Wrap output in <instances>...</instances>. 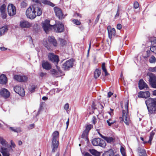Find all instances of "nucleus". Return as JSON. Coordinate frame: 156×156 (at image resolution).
<instances>
[{
  "mask_svg": "<svg viewBox=\"0 0 156 156\" xmlns=\"http://www.w3.org/2000/svg\"><path fill=\"white\" fill-rule=\"evenodd\" d=\"M52 27L54 30L56 32H62L64 29L63 24L60 22L57 23L54 25H52L50 24V20H46L42 24V27L47 34L48 33L51 27Z\"/></svg>",
  "mask_w": 156,
  "mask_h": 156,
  "instance_id": "nucleus-1",
  "label": "nucleus"
},
{
  "mask_svg": "<svg viewBox=\"0 0 156 156\" xmlns=\"http://www.w3.org/2000/svg\"><path fill=\"white\" fill-rule=\"evenodd\" d=\"M122 108V117H120V120H123L125 123L129 125L130 122V115L128 112V101L126 102L125 104L124 107H123V104H121Z\"/></svg>",
  "mask_w": 156,
  "mask_h": 156,
  "instance_id": "nucleus-2",
  "label": "nucleus"
},
{
  "mask_svg": "<svg viewBox=\"0 0 156 156\" xmlns=\"http://www.w3.org/2000/svg\"><path fill=\"white\" fill-rule=\"evenodd\" d=\"M145 104L150 115L156 113V98H150L147 99Z\"/></svg>",
  "mask_w": 156,
  "mask_h": 156,
  "instance_id": "nucleus-3",
  "label": "nucleus"
},
{
  "mask_svg": "<svg viewBox=\"0 0 156 156\" xmlns=\"http://www.w3.org/2000/svg\"><path fill=\"white\" fill-rule=\"evenodd\" d=\"M52 136V138L51 147L52 149V152L54 153L57 151L59 141L58 140L59 138L58 132L57 131L54 132Z\"/></svg>",
  "mask_w": 156,
  "mask_h": 156,
  "instance_id": "nucleus-4",
  "label": "nucleus"
},
{
  "mask_svg": "<svg viewBox=\"0 0 156 156\" xmlns=\"http://www.w3.org/2000/svg\"><path fill=\"white\" fill-rule=\"evenodd\" d=\"M147 76L149 77L148 80L150 85L151 87L156 88V76L155 74L151 73H148Z\"/></svg>",
  "mask_w": 156,
  "mask_h": 156,
  "instance_id": "nucleus-5",
  "label": "nucleus"
},
{
  "mask_svg": "<svg viewBox=\"0 0 156 156\" xmlns=\"http://www.w3.org/2000/svg\"><path fill=\"white\" fill-rule=\"evenodd\" d=\"M92 143L94 146H99L102 147H105L106 145L105 141L100 138L93 139L92 141Z\"/></svg>",
  "mask_w": 156,
  "mask_h": 156,
  "instance_id": "nucleus-6",
  "label": "nucleus"
},
{
  "mask_svg": "<svg viewBox=\"0 0 156 156\" xmlns=\"http://www.w3.org/2000/svg\"><path fill=\"white\" fill-rule=\"evenodd\" d=\"M26 14L27 17L31 19H33L35 18L36 15L34 12L33 5L28 8L26 10Z\"/></svg>",
  "mask_w": 156,
  "mask_h": 156,
  "instance_id": "nucleus-7",
  "label": "nucleus"
},
{
  "mask_svg": "<svg viewBox=\"0 0 156 156\" xmlns=\"http://www.w3.org/2000/svg\"><path fill=\"white\" fill-rule=\"evenodd\" d=\"M73 59L69 60L63 64L62 68L64 70H68L73 67Z\"/></svg>",
  "mask_w": 156,
  "mask_h": 156,
  "instance_id": "nucleus-8",
  "label": "nucleus"
},
{
  "mask_svg": "<svg viewBox=\"0 0 156 156\" xmlns=\"http://www.w3.org/2000/svg\"><path fill=\"white\" fill-rule=\"evenodd\" d=\"M8 12L9 15L13 16L16 14V9L15 6L12 4H9L8 7Z\"/></svg>",
  "mask_w": 156,
  "mask_h": 156,
  "instance_id": "nucleus-9",
  "label": "nucleus"
},
{
  "mask_svg": "<svg viewBox=\"0 0 156 156\" xmlns=\"http://www.w3.org/2000/svg\"><path fill=\"white\" fill-rule=\"evenodd\" d=\"M14 79L20 82H25L27 81L28 77L25 76H20L16 75L14 76Z\"/></svg>",
  "mask_w": 156,
  "mask_h": 156,
  "instance_id": "nucleus-10",
  "label": "nucleus"
},
{
  "mask_svg": "<svg viewBox=\"0 0 156 156\" xmlns=\"http://www.w3.org/2000/svg\"><path fill=\"white\" fill-rule=\"evenodd\" d=\"M14 91L21 96H23L25 95V91L24 89L19 86H16L14 87Z\"/></svg>",
  "mask_w": 156,
  "mask_h": 156,
  "instance_id": "nucleus-11",
  "label": "nucleus"
},
{
  "mask_svg": "<svg viewBox=\"0 0 156 156\" xmlns=\"http://www.w3.org/2000/svg\"><path fill=\"white\" fill-rule=\"evenodd\" d=\"M107 30L109 38L111 39L113 36H115V30L114 28H112L110 26H108Z\"/></svg>",
  "mask_w": 156,
  "mask_h": 156,
  "instance_id": "nucleus-12",
  "label": "nucleus"
},
{
  "mask_svg": "<svg viewBox=\"0 0 156 156\" xmlns=\"http://www.w3.org/2000/svg\"><path fill=\"white\" fill-rule=\"evenodd\" d=\"M54 12L55 13L56 16L59 19H62L63 17V13L61 9L57 7L54 8Z\"/></svg>",
  "mask_w": 156,
  "mask_h": 156,
  "instance_id": "nucleus-13",
  "label": "nucleus"
},
{
  "mask_svg": "<svg viewBox=\"0 0 156 156\" xmlns=\"http://www.w3.org/2000/svg\"><path fill=\"white\" fill-rule=\"evenodd\" d=\"M48 57L49 59L53 62H56L58 63L59 61L58 57L57 55H55L54 53H49Z\"/></svg>",
  "mask_w": 156,
  "mask_h": 156,
  "instance_id": "nucleus-14",
  "label": "nucleus"
},
{
  "mask_svg": "<svg viewBox=\"0 0 156 156\" xmlns=\"http://www.w3.org/2000/svg\"><path fill=\"white\" fill-rule=\"evenodd\" d=\"M32 24L28 21L22 20L20 22V26L21 28H29L32 26Z\"/></svg>",
  "mask_w": 156,
  "mask_h": 156,
  "instance_id": "nucleus-15",
  "label": "nucleus"
},
{
  "mask_svg": "<svg viewBox=\"0 0 156 156\" xmlns=\"http://www.w3.org/2000/svg\"><path fill=\"white\" fill-rule=\"evenodd\" d=\"M0 94L5 98H8L10 95V92L6 89H2L0 91Z\"/></svg>",
  "mask_w": 156,
  "mask_h": 156,
  "instance_id": "nucleus-16",
  "label": "nucleus"
},
{
  "mask_svg": "<svg viewBox=\"0 0 156 156\" xmlns=\"http://www.w3.org/2000/svg\"><path fill=\"white\" fill-rule=\"evenodd\" d=\"M33 8L34 9V12L35 13L37 16H40L42 13V10L40 8L37 6V5L35 4L33 5Z\"/></svg>",
  "mask_w": 156,
  "mask_h": 156,
  "instance_id": "nucleus-17",
  "label": "nucleus"
},
{
  "mask_svg": "<svg viewBox=\"0 0 156 156\" xmlns=\"http://www.w3.org/2000/svg\"><path fill=\"white\" fill-rule=\"evenodd\" d=\"M93 127V126L91 124H89L87 125L86 127L85 130L83 131L82 135V137L83 138L85 136H87L90 130Z\"/></svg>",
  "mask_w": 156,
  "mask_h": 156,
  "instance_id": "nucleus-18",
  "label": "nucleus"
},
{
  "mask_svg": "<svg viewBox=\"0 0 156 156\" xmlns=\"http://www.w3.org/2000/svg\"><path fill=\"white\" fill-rule=\"evenodd\" d=\"M150 93L148 91L143 92L140 91L138 93V97L139 98H147L150 97Z\"/></svg>",
  "mask_w": 156,
  "mask_h": 156,
  "instance_id": "nucleus-19",
  "label": "nucleus"
},
{
  "mask_svg": "<svg viewBox=\"0 0 156 156\" xmlns=\"http://www.w3.org/2000/svg\"><path fill=\"white\" fill-rule=\"evenodd\" d=\"M138 85L139 88L140 90H142L145 88H148L147 85L143 79H141L139 80Z\"/></svg>",
  "mask_w": 156,
  "mask_h": 156,
  "instance_id": "nucleus-20",
  "label": "nucleus"
},
{
  "mask_svg": "<svg viewBox=\"0 0 156 156\" xmlns=\"http://www.w3.org/2000/svg\"><path fill=\"white\" fill-rule=\"evenodd\" d=\"M42 67L46 70H49L51 68V64L48 61H43L42 63Z\"/></svg>",
  "mask_w": 156,
  "mask_h": 156,
  "instance_id": "nucleus-21",
  "label": "nucleus"
},
{
  "mask_svg": "<svg viewBox=\"0 0 156 156\" xmlns=\"http://www.w3.org/2000/svg\"><path fill=\"white\" fill-rule=\"evenodd\" d=\"M6 5L5 4H3L0 8V11L1 13L2 18L4 19L6 17V14L5 13Z\"/></svg>",
  "mask_w": 156,
  "mask_h": 156,
  "instance_id": "nucleus-22",
  "label": "nucleus"
},
{
  "mask_svg": "<svg viewBox=\"0 0 156 156\" xmlns=\"http://www.w3.org/2000/svg\"><path fill=\"white\" fill-rule=\"evenodd\" d=\"M0 151L3 156H9L10 150L9 149L1 147Z\"/></svg>",
  "mask_w": 156,
  "mask_h": 156,
  "instance_id": "nucleus-23",
  "label": "nucleus"
},
{
  "mask_svg": "<svg viewBox=\"0 0 156 156\" xmlns=\"http://www.w3.org/2000/svg\"><path fill=\"white\" fill-rule=\"evenodd\" d=\"M99 134L100 136L103 139L105 140L108 143H111L113 142L114 140V139L112 137H107L102 135L100 133H99Z\"/></svg>",
  "mask_w": 156,
  "mask_h": 156,
  "instance_id": "nucleus-24",
  "label": "nucleus"
},
{
  "mask_svg": "<svg viewBox=\"0 0 156 156\" xmlns=\"http://www.w3.org/2000/svg\"><path fill=\"white\" fill-rule=\"evenodd\" d=\"M138 154L139 156H147L146 152L144 149L138 147L137 149Z\"/></svg>",
  "mask_w": 156,
  "mask_h": 156,
  "instance_id": "nucleus-25",
  "label": "nucleus"
},
{
  "mask_svg": "<svg viewBox=\"0 0 156 156\" xmlns=\"http://www.w3.org/2000/svg\"><path fill=\"white\" fill-rule=\"evenodd\" d=\"M7 82V79L6 76L2 74L0 76V83L2 84H5Z\"/></svg>",
  "mask_w": 156,
  "mask_h": 156,
  "instance_id": "nucleus-26",
  "label": "nucleus"
},
{
  "mask_svg": "<svg viewBox=\"0 0 156 156\" xmlns=\"http://www.w3.org/2000/svg\"><path fill=\"white\" fill-rule=\"evenodd\" d=\"M48 41L52 44L54 46H56L57 45V41L54 37L52 36H49L48 38Z\"/></svg>",
  "mask_w": 156,
  "mask_h": 156,
  "instance_id": "nucleus-27",
  "label": "nucleus"
},
{
  "mask_svg": "<svg viewBox=\"0 0 156 156\" xmlns=\"http://www.w3.org/2000/svg\"><path fill=\"white\" fill-rule=\"evenodd\" d=\"M41 3L44 5H48L52 7L55 6V5L51 2L48 1L47 0H40V4Z\"/></svg>",
  "mask_w": 156,
  "mask_h": 156,
  "instance_id": "nucleus-28",
  "label": "nucleus"
},
{
  "mask_svg": "<svg viewBox=\"0 0 156 156\" xmlns=\"http://www.w3.org/2000/svg\"><path fill=\"white\" fill-rule=\"evenodd\" d=\"M103 155V156H115L113 151L112 150H110L108 151L105 152Z\"/></svg>",
  "mask_w": 156,
  "mask_h": 156,
  "instance_id": "nucleus-29",
  "label": "nucleus"
},
{
  "mask_svg": "<svg viewBox=\"0 0 156 156\" xmlns=\"http://www.w3.org/2000/svg\"><path fill=\"white\" fill-rule=\"evenodd\" d=\"M8 28L7 26H4L0 28V36L3 34L5 32H7Z\"/></svg>",
  "mask_w": 156,
  "mask_h": 156,
  "instance_id": "nucleus-30",
  "label": "nucleus"
},
{
  "mask_svg": "<svg viewBox=\"0 0 156 156\" xmlns=\"http://www.w3.org/2000/svg\"><path fill=\"white\" fill-rule=\"evenodd\" d=\"M101 73V70L98 69H96L94 71V77L96 79L98 78Z\"/></svg>",
  "mask_w": 156,
  "mask_h": 156,
  "instance_id": "nucleus-31",
  "label": "nucleus"
},
{
  "mask_svg": "<svg viewBox=\"0 0 156 156\" xmlns=\"http://www.w3.org/2000/svg\"><path fill=\"white\" fill-rule=\"evenodd\" d=\"M90 152L93 155L95 156H99L100 153L95 149H90Z\"/></svg>",
  "mask_w": 156,
  "mask_h": 156,
  "instance_id": "nucleus-32",
  "label": "nucleus"
},
{
  "mask_svg": "<svg viewBox=\"0 0 156 156\" xmlns=\"http://www.w3.org/2000/svg\"><path fill=\"white\" fill-rule=\"evenodd\" d=\"M149 61L151 63H155L156 62V58L154 56L151 55L149 58Z\"/></svg>",
  "mask_w": 156,
  "mask_h": 156,
  "instance_id": "nucleus-33",
  "label": "nucleus"
},
{
  "mask_svg": "<svg viewBox=\"0 0 156 156\" xmlns=\"http://www.w3.org/2000/svg\"><path fill=\"white\" fill-rule=\"evenodd\" d=\"M101 69L105 73V76H107L109 74V73H108L107 69H106L105 63H102L101 66Z\"/></svg>",
  "mask_w": 156,
  "mask_h": 156,
  "instance_id": "nucleus-34",
  "label": "nucleus"
},
{
  "mask_svg": "<svg viewBox=\"0 0 156 156\" xmlns=\"http://www.w3.org/2000/svg\"><path fill=\"white\" fill-rule=\"evenodd\" d=\"M154 135V133L152 131L150 133V136H149V140L148 141V143L151 144V141L153 138V137Z\"/></svg>",
  "mask_w": 156,
  "mask_h": 156,
  "instance_id": "nucleus-35",
  "label": "nucleus"
},
{
  "mask_svg": "<svg viewBox=\"0 0 156 156\" xmlns=\"http://www.w3.org/2000/svg\"><path fill=\"white\" fill-rule=\"evenodd\" d=\"M9 129L12 131L15 132L19 133L21 131V129L19 128L10 127Z\"/></svg>",
  "mask_w": 156,
  "mask_h": 156,
  "instance_id": "nucleus-36",
  "label": "nucleus"
},
{
  "mask_svg": "<svg viewBox=\"0 0 156 156\" xmlns=\"http://www.w3.org/2000/svg\"><path fill=\"white\" fill-rule=\"evenodd\" d=\"M0 143L3 146H6L7 145V142L2 137H0Z\"/></svg>",
  "mask_w": 156,
  "mask_h": 156,
  "instance_id": "nucleus-37",
  "label": "nucleus"
},
{
  "mask_svg": "<svg viewBox=\"0 0 156 156\" xmlns=\"http://www.w3.org/2000/svg\"><path fill=\"white\" fill-rule=\"evenodd\" d=\"M27 5V3L26 1H23L21 3V6L22 8H26Z\"/></svg>",
  "mask_w": 156,
  "mask_h": 156,
  "instance_id": "nucleus-38",
  "label": "nucleus"
},
{
  "mask_svg": "<svg viewBox=\"0 0 156 156\" xmlns=\"http://www.w3.org/2000/svg\"><path fill=\"white\" fill-rule=\"evenodd\" d=\"M107 122L108 123V126H111L112 124L115 123V121L114 120H112L111 119H109L107 121Z\"/></svg>",
  "mask_w": 156,
  "mask_h": 156,
  "instance_id": "nucleus-39",
  "label": "nucleus"
},
{
  "mask_svg": "<svg viewBox=\"0 0 156 156\" xmlns=\"http://www.w3.org/2000/svg\"><path fill=\"white\" fill-rule=\"evenodd\" d=\"M97 121V119L95 116H93L91 119V122L92 123L95 125Z\"/></svg>",
  "mask_w": 156,
  "mask_h": 156,
  "instance_id": "nucleus-40",
  "label": "nucleus"
},
{
  "mask_svg": "<svg viewBox=\"0 0 156 156\" xmlns=\"http://www.w3.org/2000/svg\"><path fill=\"white\" fill-rule=\"evenodd\" d=\"M72 21L73 23L77 25H80L81 24V22L77 19H74Z\"/></svg>",
  "mask_w": 156,
  "mask_h": 156,
  "instance_id": "nucleus-41",
  "label": "nucleus"
},
{
  "mask_svg": "<svg viewBox=\"0 0 156 156\" xmlns=\"http://www.w3.org/2000/svg\"><path fill=\"white\" fill-rule=\"evenodd\" d=\"M148 70L150 72H156V67H150L149 68Z\"/></svg>",
  "mask_w": 156,
  "mask_h": 156,
  "instance_id": "nucleus-42",
  "label": "nucleus"
},
{
  "mask_svg": "<svg viewBox=\"0 0 156 156\" xmlns=\"http://www.w3.org/2000/svg\"><path fill=\"white\" fill-rule=\"evenodd\" d=\"M120 151L123 156H126V153L125 151V149L123 147H121L120 148Z\"/></svg>",
  "mask_w": 156,
  "mask_h": 156,
  "instance_id": "nucleus-43",
  "label": "nucleus"
},
{
  "mask_svg": "<svg viewBox=\"0 0 156 156\" xmlns=\"http://www.w3.org/2000/svg\"><path fill=\"white\" fill-rule=\"evenodd\" d=\"M59 40L62 46L65 45V44H66V41L64 39H59Z\"/></svg>",
  "mask_w": 156,
  "mask_h": 156,
  "instance_id": "nucleus-44",
  "label": "nucleus"
},
{
  "mask_svg": "<svg viewBox=\"0 0 156 156\" xmlns=\"http://www.w3.org/2000/svg\"><path fill=\"white\" fill-rule=\"evenodd\" d=\"M133 5L134 8L135 9L138 8L139 7V4L137 2H134Z\"/></svg>",
  "mask_w": 156,
  "mask_h": 156,
  "instance_id": "nucleus-45",
  "label": "nucleus"
},
{
  "mask_svg": "<svg viewBox=\"0 0 156 156\" xmlns=\"http://www.w3.org/2000/svg\"><path fill=\"white\" fill-rule=\"evenodd\" d=\"M47 73H46L41 72L40 73V76L41 77H45L47 75Z\"/></svg>",
  "mask_w": 156,
  "mask_h": 156,
  "instance_id": "nucleus-46",
  "label": "nucleus"
},
{
  "mask_svg": "<svg viewBox=\"0 0 156 156\" xmlns=\"http://www.w3.org/2000/svg\"><path fill=\"white\" fill-rule=\"evenodd\" d=\"M100 14L98 15V16H97L94 22V23H95V24H96L98 22V21L99 20L100 18Z\"/></svg>",
  "mask_w": 156,
  "mask_h": 156,
  "instance_id": "nucleus-47",
  "label": "nucleus"
},
{
  "mask_svg": "<svg viewBox=\"0 0 156 156\" xmlns=\"http://www.w3.org/2000/svg\"><path fill=\"white\" fill-rule=\"evenodd\" d=\"M119 8H118L117 9V10L116 14V15L115 16V18H117L119 16Z\"/></svg>",
  "mask_w": 156,
  "mask_h": 156,
  "instance_id": "nucleus-48",
  "label": "nucleus"
},
{
  "mask_svg": "<svg viewBox=\"0 0 156 156\" xmlns=\"http://www.w3.org/2000/svg\"><path fill=\"white\" fill-rule=\"evenodd\" d=\"M69 106L68 103H66L64 106V108L66 110H67L69 108Z\"/></svg>",
  "mask_w": 156,
  "mask_h": 156,
  "instance_id": "nucleus-49",
  "label": "nucleus"
},
{
  "mask_svg": "<svg viewBox=\"0 0 156 156\" xmlns=\"http://www.w3.org/2000/svg\"><path fill=\"white\" fill-rule=\"evenodd\" d=\"M51 73L52 74L55 75L57 73V71L55 69H52L51 71Z\"/></svg>",
  "mask_w": 156,
  "mask_h": 156,
  "instance_id": "nucleus-50",
  "label": "nucleus"
},
{
  "mask_svg": "<svg viewBox=\"0 0 156 156\" xmlns=\"http://www.w3.org/2000/svg\"><path fill=\"white\" fill-rule=\"evenodd\" d=\"M73 16H78L80 18H81L82 17V15L81 14L79 13H75L74 14V15H73Z\"/></svg>",
  "mask_w": 156,
  "mask_h": 156,
  "instance_id": "nucleus-51",
  "label": "nucleus"
},
{
  "mask_svg": "<svg viewBox=\"0 0 156 156\" xmlns=\"http://www.w3.org/2000/svg\"><path fill=\"white\" fill-rule=\"evenodd\" d=\"M111 111L108 112L109 114L111 116H112L113 115V110L110 108Z\"/></svg>",
  "mask_w": 156,
  "mask_h": 156,
  "instance_id": "nucleus-52",
  "label": "nucleus"
},
{
  "mask_svg": "<svg viewBox=\"0 0 156 156\" xmlns=\"http://www.w3.org/2000/svg\"><path fill=\"white\" fill-rule=\"evenodd\" d=\"M121 28V25L120 24H118L117 25V28L118 30H120Z\"/></svg>",
  "mask_w": 156,
  "mask_h": 156,
  "instance_id": "nucleus-53",
  "label": "nucleus"
},
{
  "mask_svg": "<svg viewBox=\"0 0 156 156\" xmlns=\"http://www.w3.org/2000/svg\"><path fill=\"white\" fill-rule=\"evenodd\" d=\"M30 90L31 91H33L35 89V87L34 85H32L31 86Z\"/></svg>",
  "mask_w": 156,
  "mask_h": 156,
  "instance_id": "nucleus-54",
  "label": "nucleus"
},
{
  "mask_svg": "<svg viewBox=\"0 0 156 156\" xmlns=\"http://www.w3.org/2000/svg\"><path fill=\"white\" fill-rule=\"evenodd\" d=\"M140 139L143 141V143L144 144H147V143H148V141H144V139L143 137H140Z\"/></svg>",
  "mask_w": 156,
  "mask_h": 156,
  "instance_id": "nucleus-55",
  "label": "nucleus"
},
{
  "mask_svg": "<svg viewBox=\"0 0 156 156\" xmlns=\"http://www.w3.org/2000/svg\"><path fill=\"white\" fill-rule=\"evenodd\" d=\"M33 2H34L37 4H39L40 3V0H32Z\"/></svg>",
  "mask_w": 156,
  "mask_h": 156,
  "instance_id": "nucleus-56",
  "label": "nucleus"
},
{
  "mask_svg": "<svg viewBox=\"0 0 156 156\" xmlns=\"http://www.w3.org/2000/svg\"><path fill=\"white\" fill-rule=\"evenodd\" d=\"M113 93H112L111 92H109L108 93V98H110L111 96L112 95Z\"/></svg>",
  "mask_w": 156,
  "mask_h": 156,
  "instance_id": "nucleus-57",
  "label": "nucleus"
},
{
  "mask_svg": "<svg viewBox=\"0 0 156 156\" xmlns=\"http://www.w3.org/2000/svg\"><path fill=\"white\" fill-rule=\"evenodd\" d=\"M91 106L92 108L94 109H95L96 108L95 104L94 102H93L92 103Z\"/></svg>",
  "mask_w": 156,
  "mask_h": 156,
  "instance_id": "nucleus-58",
  "label": "nucleus"
},
{
  "mask_svg": "<svg viewBox=\"0 0 156 156\" xmlns=\"http://www.w3.org/2000/svg\"><path fill=\"white\" fill-rule=\"evenodd\" d=\"M152 43H153L154 44H156V37H154L153 38V41H151Z\"/></svg>",
  "mask_w": 156,
  "mask_h": 156,
  "instance_id": "nucleus-59",
  "label": "nucleus"
},
{
  "mask_svg": "<svg viewBox=\"0 0 156 156\" xmlns=\"http://www.w3.org/2000/svg\"><path fill=\"white\" fill-rule=\"evenodd\" d=\"M69 123V118L68 119L67 121L66 122V129H67Z\"/></svg>",
  "mask_w": 156,
  "mask_h": 156,
  "instance_id": "nucleus-60",
  "label": "nucleus"
},
{
  "mask_svg": "<svg viewBox=\"0 0 156 156\" xmlns=\"http://www.w3.org/2000/svg\"><path fill=\"white\" fill-rule=\"evenodd\" d=\"M34 124H31L29 126V128L30 129H32L34 127Z\"/></svg>",
  "mask_w": 156,
  "mask_h": 156,
  "instance_id": "nucleus-61",
  "label": "nucleus"
},
{
  "mask_svg": "<svg viewBox=\"0 0 156 156\" xmlns=\"http://www.w3.org/2000/svg\"><path fill=\"white\" fill-rule=\"evenodd\" d=\"M42 99L44 100H46L48 99V98L47 97L44 96L42 97Z\"/></svg>",
  "mask_w": 156,
  "mask_h": 156,
  "instance_id": "nucleus-62",
  "label": "nucleus"
},
{
  "mask_svg": "<svg viewBox=\"0 0 156 156\" xmlns=\"http://www.w3.org/2000/svg\"><path fill=\"white\" fill-rule=\"evenodd\" d=\"M11 145L13 147H15L16 145H15V144L12 142H11Z\"/></svg>",
  "mask_w": 156,
  "mask_h": 156,
  "instance_id": "nucleus-63",
  "label": "nucleus"
},
{
  "mask_svg": "<svg viewBox=\"0 0 156 156\" xmlns=\"http://www.w3.org/2000/svg\"><path fill=\"white\" fill-rule=\"evenodd\" d=\"M153 94L156 96V90H154L153 91Z\"/></svg>",
  "mask_w": 156,
  "mask_h": 156,
  "instance_id": "nucleus-64",
  "label": "nucleus"
}]
</instances>
